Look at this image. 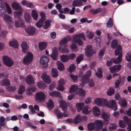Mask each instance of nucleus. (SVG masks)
<instances>
[{"label": "nucleus", "instance_id": "nucleus-1", "mask_svg": "<svg viewBox=\"0 0 131 131\" xmlns=\"http://www.w3.org/2000/svg\"><path fill=\"white\" fill-rule=\"evenodd\" d=\"M115 54L116 56H118L116 59L111 58L110 61H108L106 62V65L108 67H110L112 65L113 63L119 64L122 61V48L120 45H118L115 49Z\"/></svg>", "mask_w": 131, "mask_h": 131}, {"label": "nucleus", "instance_id": "nucleus-2", "mask_svg": "<svg viewBox=\"0 0 131 131\" xmlns=\"http://www.w3.org/2000/svg\"><path fill=\"white\" fill-rule=\"evenodd\" d=\"M35 99L37 102H40L43 101L46 99L45 94L42 91L37 92L36 94Z\"/></svg>", "mask_w": 131, "mask_h": 131}, {"label": "nucleus", "instance_id": "nucleus-3", "mask_svg": "<svg viewBox=\"0 0 131 131\" xmlns=\"http://www.w3.org/2000/svg\"><path fill=\"white\" fill-rule=\"evenodd\" d=\"M3 63L7 67H11L14 64V61L7 56H3Z\"/></svg>", "mask_w": 131, "mask_h": 131}, {"label": "nucleus", "instance_id": "nucleus-4", "mask_svg": "<svg viewBox=\"0 0 131 131\" xmlns=\"http://www.w3.org/2000/svg\"><path fill=\"white\" fill-rule=\"evenodd\" d=\"M33 55L30 52H28L24 57L23 63L25 64H28L31 63L32 61Z\"/></svg>", "mask_w": 131, "mask_h": 131}, {"label": "nucleus", "instance_id": "nucleus-5", "mask_svg": "<svg viewBox=\"0 0 131 131\" xmlns=\"http://www.w3.org/2000/svg\"><path fill=\"white\" fill-rule=\"evenodd\" d=\"M49 61V59L46 56H43L40 58V62L44 68H46L48 66L47 63Z\"/></svg>", "mask_w": 131, "mask_h": 131}, {"label": "nucleus", "instance_id": "nucleus-6", "mask_svg": "<svg viewBox=\"0 0 131 131\" xmlns=\"http://www.w3.org/2000/svg\"><path fill=\"white\" fill-rule=\"evenodd\" d=\"M92 48V46L89 45H88L85 48V54L88 57H90L92 56L94 53Z\"/></svg>", "mask_w": 131, "mask_h": 131}, {"label": "nucleus", "instance_id": "nucleus-7", "mask_svg": "<svg viewBox=\"0 0 131 131\" xmlns=\"http://www.w3.org/2000/svg\"><path fill=\"white\" fill-rule=\"evenodd\" d=\"M94 123L96 127V131H99L101 130L103 126L102 122L101 120H98L95 121Z\"/></svg>", "mask_w": 131, "mask_h": 131}, {"label": "nucleus", "instance_id": "nucleus-8", "mask_svg": "<svg viewBox=\"0 0 131 131\" xmlns=\"http://www.w3.org/2000/svg\"><path fill=\"white\" fill-rule=\"evenodd\" d=\"M107 106L110 108H113L114 111L117 110V103L116 101L114 100H112L108 102L107 104Z\"/></svg>", "mask_w": 131, "mask_h": 131}, {"label": "nucleus", "instance_id": "nucleus-9", "mask_svg": "<svg viewBox=\"0 0 131 131\" xmlns=\"http://www.w3.org/2000/svg\"><path fill=\"white\" fill-rule=\"evenodd\" d=\"M102 118L104 120V122L107 125L109 124V122L110 120V115L108 113L105 112H103L101 114Z\"/></svg>", "mask_w": 131, "mask_h": 131}, {"label": "nucleus", "instance_id": "nucleus-10", "mask_svg": "<svg viewBox=\"0 0 131 131\" xmlns=\"http://www.w3.org/2000/svg\"><path fill=\"white\" fill-rule=\"evenodd\" d=\"M122 66L121 64L115 65L109 68L110 72L111 73L117 72L121 69Z\"/></svg>", "mask_w": 131, "mask_h": 131}, {"label": "nucleus", "instance_id": "nucleus-11", "mask_svg": "<svg viewBox=\"0 0 131 131\" xmlns=\"http://www.w3.org/2000/svg\"><path fill=\"white\" fill-rule=\"evenodd\" d=\"M15 25L17 27H23L24 26V22L22 18H19L17 20H15Z\"/></svg>", "mask_w": 131, "mask_h": 131}, {"label": "nucleus", "instance_id": "nucleus-12", "mask_svg": "<svg viewBox=\"0 0 131 131\" xmlns=\"http://www.w3.org/2000/svg\"><path fill=\"white\" fill-rule=\"evenodd\" d=\"M26 32L28 34L33 35L36 32V29L32 27H28L25 29Z\"/></svg>", "mask_w": 131, "mask_h": 131}, {"label": "nucleus", "instance_id": "nucleus-13", "mask_svg": "<svg viewBox=\"0 0 131 131\" xmlns=\"http://www.w3.org/2000/svg\"><path fill=\"white\" fill-rule=\"evenodd\" d=\"M124 119L125 121L126 124L128 125L127 127L128 131H131V119L128 118L127 116H125L124 117Z\"/></svg>", "mask_w": 131, "mask_h": 131}, {"label": "nucleus", "instance_id": "nucleus-14", "mask_svg": "<svg viewBox=\"0 0 131 131\" xmlns=\"http://www.w3.org/2000/svg\"><path fill=\"white\" fill-rule=\"evenodd\" d=\"M26 82L28 85L32 84L35 83L33 78L31 75H29L27 77Z\"/></svg>", "mask_w": 131, "mask_h": 131}, {"label": "nucleus", "instance_id": "nucleus-15", "mask_svg": "<svg viewBox=\"0 0 131 131\" xmlns=\"http://www.w3.org/2000/svg\"><path fill=\"white\" fill-rule=\"evenodd\" d=\"M58 53L57 49L54 48L52 50V53L51 55V57L53 60H56L57 59Z\"/></svg>", "mask_w": 131, "mask_h": 131}, {"label": "nucleus", "instance_id": "nucleus-16", "mask_svg": "<svg viewBox=\"0 0 131 131\" xmlns=\"http://www.w3.org/2000/svg\"><path fill=\"white\" fill-rule=\"evenodd\" d=\"M68 45L65 44V45H60L59 47V51L63 53H68L69 51L67 48Z\"/></svg>", "mask_w": 131, "mask_h": 131}, {"label": "nucleus", "instance_id": "nucleus-17", "mask_svg": "<svg viewBox=\"0 0 131 131\" xmlns=\"http://www.w3.org/2000/svg\"><path fill=\"white\" fill-rule=\"evenodd\" d=\"M22 48L23 52L24 53H26L28 50V46L27 45V42H23L21 45Z\"/></svg>", "mask_w": 131, "mask_h": 131}, {"label": "nucleus", "instance_id": "nucleus-18", "mask_svg": "<svg viewBox=\"0 0 131 131\" xmlns=\"http://www.w3.org/2000/svg\"><path fill=\"white\" fill-rule=\"evenodd\" d=\"M21 3L23 5L26 6L30 8H34L35 7V5L32 3H30L25 0L23 1Z\"/></svg>", "mask_w": 131, "mask_h": 131}, {"label": "nucleus", "instance_id": "nucleus-19", "mask_svg": "<svg viewBox=\"0 0 131 131\" xmlns=\"http://www.w3.org/2000/svg\"><path fill=\"white\" fill-rule=\"evenodd\" d=\"M41 78L43 81L47 83H50L51 82V80L49 76L47 74H45L42 75Z\"/></svg>", "mask_w": 131, "mask_h": 131}, {"label": "nucleus", "instance_id": "nucleus-20", "mask_svg": "<svg viewBox=\"0 0 131 131\" xmlns=\"http://www.w3.org/2000/svg\"><path fill=\"white\" fill-rule=\"evenodd\" d=\"M3 19L8 25H11L13 23L11 17L7 15H5L4 16Z\"/></svg>", "mask_w": 131, "mask_h": 131}, {"label": "nucleus", "instance_id": "nucleus-21", "mask_svg": "<svg viewBox=\"0 0 131 131\" xmlns=\"http://www.w3.org/2000/svg\"><path fill=\"white\" fill-rule=\"evenodd\" d=\"M102 71L101 68H99L96 72L95 73L96 76L98 78L101 79L103 77Z\"/></svg>", "mask_w": 131, "mask_h": 131}, {"label": "nucleus", "instance_id": "nucleus-22", "mask_svg": "<svg viewBox=\"0 0 131 131\" xmlns=\"http://www.w3.org/2000/svg\"><path fill=\"white\" fill-rule=\"evenodd\" d=\"M91 111V108L88 105L85 106L82 111L83 114L85 115H87L89 114Z\"/></svg>", "mask_w": 131, "mask_h": 131}, {"label": "nucleus", "instance_id": "nucleus-23", "mask_svg": "<svg viewBox=\"0 0 131 131\" xmlns=\"http://www.w3.org/2000/svg\"><path fill=\"white\" fill-rule=\"evenodd\" d=\"M93 114L95 116H99L100 114V111L99 108L97 106L93 107L92 108Z\"/></svg>", "mask_w": 131, "mask_h": 131}, {"label": "nucleus", "instance_id": "nucleus-24", "mask_svg": "<svg viewBox=\"0 0 131 131\" xmlns=\"http://www.w3.org/2000/svg\"><path fill=\"white\" fill-rule=\"evenodd\" d=\"M51 21L50 20H46L44 23H42V28L44 29H47L51 26L50 23Z\"/></svg>", "mask_w": 131, "mask_h": 131}, {"label": "nucleus", "instance_id": "nucleus-25", "mask_svg": "<svg viewBox=\"0 0 131 131\" xmlns=\"http://www.w3.org/2000/svg\"><path fill=\"white\" fill-rule=\"evenodd\" d=\"M84 105V103L83 102L78 103H76V108L78 112H80L82 110Z\"/></svg>", "mask_w": 131, "mask_h": 131}, {"label": "nucleus", "instance_id": "nucleus-26", "mask_svg": "<svg viewBox=\"0 0 131 131\" xmlns=\"http://www.w3.org/2000/svg\"><path fill=\"white\" fill-rule=\"evenodd\" d=\"M12 6L15 10H20L21 8V7L19 4L16 2H14L12 4Z\"/></svg>", "mask_w": 131, "mask_h": 131}, {"label": "nucleus", "instance_id": "nucleus-27", "mask_svg": "<svg viewBox=\"0 0 131 131\" xmlns=\"http://www.w3.org/2000/svg\"><path fill=\"white\" fill-rule=\"evenodd\" d=\"M94 123H90L87 125L88 129V130L92 131L95 130L96 131V127Z\"/></svg>", "mask_w": 131, "mask_h": 131}, {"label": "nucleus", "instance_id": "nucleus-28", "mask_svg": "<svg viewBox=\"0 0 131 131\" xmlns=\"http://www.w3.org/2000/svg\"><path fill=\"white\" fill-rule=\"evenodd\" d=\"M31 14L32 17L34 20H37L38 19V11L37 10L35 9L32 10Z\"/></svg>", "mask_w": 131, "mask_h": 131}, {"label": "nucleus", "instance_id": "nucleus-29", "mask_svg": "<svg viewBox=\"0 0 131 131\" xmlns=\"http://www.w3.org/2000/svg\"><path fill=\"white\" fill-rule=\"evenodd\" d=\"M70 40V39L69 37H66L61 40L59 42V44L60 45H65V43H67Z\"/></svg>", "mask_w": 131, "mask_h": 131}, {"label": "nucleus", "instance_id": "nucleus-30", "mask_svg": "<svg viewBox=\"0 0 131 131\" xmlns=\"http://www.w3.org/2000/svg\"><path fill=\"white\" fill-rule=\"evenodd\" d=\"M6 13L4 5L0 3V15H5Z\"/></svg>", "mask_w": 131, "mask_h": 131}, {"label": "nucleus", "instance_id": "nucleus-31", "mask_svg": "<svg viewBox=\"0 0 131 131\" xmlns=\"http://www.w3.org/2000/svg\"><path fill=\"white\" fill-rule=\"evenodd\" d=\"M83 5V2L80 0H74L73 1L72 6H80Z\"/></svg>", "mask_w": 131, "mask_h": 131}, {"label": "nucleus", "instance_id": "nucleus-32", "mask_svg": "<svg viewBox=\"0 0 131 131\" xmlns=\"http://www.w3.org/2000/svg\"><path fill=\"white\" fill-rule=\"evenodd\" d=\"M26 92L28 94H30L33 92H35L36 90V88L34 86L31 87H28L26 89Z\"/></svg>", "mask_w": 131, "mask_h": 131}, {"label": "nucleus", "instance_id": "nucleus-33", "mask_svg": "<svg viewBox=\"0 0 131 131\" xmlns=\"http://www.w3.org/2000/svg\"><path fill=\"white\" fill-rule=\"evenodd\" d=\"M91 71H88L84 75V79L89 82L90 81V78L91 75Z\"/></svg>", "mask_w": 131, "mask_h": 131}, {"label": "nucleus", "instance_id": "nucleus-34", "mask_svg": "<svg viewBox=\"0 0 131 131\" xmlns=\"http://www.w3.org/2000/svg\"><path fill=\"white\" fill-rule=\"evenodd\" d=\"M78 90L77 86L73 85L71 86L69 89V92L71 93H73L77 91Z\"/></svg>", "mask_w": 131, "mask_h": 131}, {"label": "nucleus", "instance_id": "nucleus-35", "mask_svg": "<svg viewBox=\"0 0 131 131\" xmlns=\"http://www.w3.org/2000/svg\"><path fill=\"white\" fill-rule=\"evenodd\" d=\"M10 84L9 80L7 78L3 79L1 82V84L3 86H7Z\"/></svg>", "mask_w": 131, "mask_h": 131}, {"label": "nucleus", "instance_id": "nucleus-36", "mask_svg": "<svg viewBox=\"0 0 131 131\" xmlns=\"http://www.w3.org/2000/svg\"><path fill=\"white\" fill-rule=\"evenodd\" d=\"M60 106L61 108L63 111L66 109L67 106V103L64 101L63 100L61 101L60 102Z\"/></svg>", "mask_w": 131, "mask_h": 131}, {"label": "nucleus", "instance_id": "nucleus-37", "mask_svg": "<svg viewBox=\"0 0 131 131\" xmlns=\"http://www.w3.org/2000/svg\"><path fill=\"white\" fill-rule=\"evenodd\" d=\"M39 45V48L41 50H42L45 49L47 46V43L44 42H40Z\"/></svg>", "mask_w": 131, "mask_h": 131}, {"label": "nucleus", "instance_id": "nucleus-38", "mask_svg": "<svg viewBox=\"0 0 131 131\" xmlns=\"http://www.w3.org/2000/svg\"><path fill=\"white\" fill-rule=\"evenodd\" d=\"M22 13L21 10L16 11L14 12V16L16 18L18 19L21 18L20 17L22 15Z\"/></svg>", "mask_w": 131, "mask_h": 131}, {"label": "nucleus", "instance_id": "nucleus-39", "mask_svg": "<svg viewBox=\"0 0 131 131\" xmlns=\"http://www.w3.org/2000/svg\"><path fill=\"white\" fill-rule=\"evenodd\" d=\"M54 114L57 115L58 118H60L63 117V113L58 110H56L54 111Z\"/></svg>", "mask_w": 131, "mask_h": 131}, {"label": "nucleus", "instance_id": "nucleus-40", "mask_svg": "<svg viewBox=\"0 0 131 131\" xmlns=\"http://www.w3.org/2000/svg\"><path fill=\"white\" fill-rule=\"evenodd\" d=\"M52 76L53 77L56 78L58 77V73L57 69L55 68H53L51 70Z\"/></svg>", "mask_w": 131, "mask_h": 131}, {"label": "nucleus", "instance_id": "nucleus-41", "mask_svg": "<svg viewBox=\"0 0 131 131\" xmlns=\"http://www.w3.org/2000/svg\"><path fill=\"white\" fill-rule=\"evenodd\" d=\"M81 115H78L76 116L74 119L73 123L75 124H77L78 123L82 122L81 120Z\"/></svg>", "mask_w": 131, "mask_h": 131}, {"label": "nucleus", "instance_id": "nucleus-42", "mask_svg": "<svg viewBox=\"0 0 131 131\" xmlns=\"http://www.w3.org/2000/svg\"><path fill=\"white\" fill-rule=\"evenodd\" d=\"M18 43L16 40H13L12 41H10L9 44L10 46L16 48L18 47Z\"/></svg>", "mask_w": 131, "mask_h": 131}, {"label": "nucleus", "instance_id": "nucleus-43", "mask_svg": "<svg viewBox=\"0 0 131 131\" xmlns=\"http://www.w3.org/2000/svg\"><path fill=\"white\" fill-rule=\"evenodd\" d=\"M61 61L64 62H67L69 60L67 55H63L60 56Z\"/></svg>", "mask_w": 131, "mask_h": 131}, {"label": "nucleus", "instance_id": "nucleus-44", "mask_svg": "<svg viewBox=\"0 0 131 131\" xmlns=\"http://www.w3.org/2000/svg\"><path fill=\"white\" fill-rule=\"evenodd\" d=\"M24 17L25 21L26 22L29 23L30 21L31 17L29 14L28 13L25 14Z\"/></svg>", "mask_w": 131, "mask_h": 131}, {"label": "nucleus", "instance_id": "nucleus-45", "mask_svg": "<svg viewBox=\"0 0 131 131\" xmlns=\"http://www.w3.org/2000/svg\"><path fill=\"white\" fill-rule=\"evenodd\" d=\"M47 104L48 107L49 109H52L54 107L53 103L50 99L47 102Z\"/></svg>", "mask_w": 131, "mask_h": 131}, {"label": "nucleus", "instance_id": "nucleus-46", "mask_svg": "<svg viewBox=\"0 0 131 131\" xmlns=\"http://www.w3.org/2000/svg\"><path fill=\"white\" fill-rule=\"evenodd\" d=\"M74 41L75 42L78 43L79 46L82 45L83 44V42L82 40L81 39H79L74 37L73 38Z\"/></svg>", "mask_w": 131, "mask_h": 131}, {"label": "nucleus", "instance_id": "nucleus-47", "mask_svg": "<svg viewBox=\"0 0 131 131\" xmlns=\"http://www.w3.org/2000/svg\"><path fill=\"white\" fill-rule=\"evenodd\" d=\"M58 69L60 71H63L64 69V67L63 64L60 61L58 62L57 63Z\"/></svg>", "mask_w": 131, "mask_h": 131}, {"label": "nucleus", "instance_id": "nucleus-48", "mask_svg": "<svg viewBox=\"0 0 131 131\" xmlns=\"http://www.w3.org/2000/svg\"><path fill=\"white\" fill-rule=\"evenodd\" d=\"M117 125L115 123L110 124L109 125L108 129L111 130H116L117 128Z\"/></svg>", "mask_w": 131, "mask_h": 131}, {"label": "nucleus", "instance_id": "nucleus-49", "mask_svg": "<svg viewBox=\"0 0 131 131\" xmlns=\"http://www.w3.org/2000/svg\"><path fill=\"white\" fill-rule=\"evenodd\" d=\"M74 38L81 39L82 38L84 41L86 40V38H85V36L84 34L83 33H80L79 34H77L75 35V37Z\"/></svg>", "mask_w": 131, "mask_h": 131}, {"label": "nucleus", "instance_id": "nucleus-50", "mask_svg": "<svg viewBox=\"0 0 131 131\" xmlns=\"http://www.w3.org/2000/svg\"><path fill=\"white\" fill-rule=\"evenodd\" d=\"M113 25V20L111 18H110L106 23L107 27L109 28L112 27Z\"/></svg>", "mask_w": 131, "mask_h": 131}, {"label": "nucleus", "instance_id": "nucleus-51", "mask_svg": "<svg viewBox=\"0 0 131 131\" xmlns=\"http://www.w3.org/2000/svg\"><path fill=\"white\" fill-rule=\"evenodd\" d=\"M108 95H111L115 93V89L114 87H110L107 92Z\"/></svg>", "mask_w": 131, "mask_h": 131}, {"label": "nucleus", "instance_id": "nucleus-52", "mask_svg": "<svg viewBox=\"0 0 131 131\" xmlns=\"http://www.w3.org/2000/svg\"><path fill=\"white\" fill-rule=\"evenodd\" d=\"M16 88V87L15 86H8L6 88V89L8 91L11 92L15 91Z\"/></svg>", "mask_w": 131, "mask_h": 131}, {"label": "nucleus", "instance_id": "nucleus-53", "mask_svg": "<svg viewBox=\"0 0 131 131\" xmlns=\"http://www.w3.org/2000/svg\"><path fill=\"white\" fill-rule=\"evenodd\" d=\"M25 91V87L24 85H22L19 87L18 90V94H22Z\"/></svg>", "mask_w": 131, "mask_h": 131}, {"label": "nucleus", "instance_id": "nucleus-54", "mask_svg": "<svg viewBox=\"0 0 131 131\" xmlns=\"http://www.w3.org/2000/svg\"><path fill=\"white\" fill-rule=\"evenodd\" d=\"M37 86L39 88L42 89H44L46 86L44 83H42L41 82H39L38 83Z\"/></svg>", "mask_w": 131, "mask_h": 131}, {"label": "nucleus", "instance_id": "nucleus-55", "mask_svg": "<svg viewBox=\"0 0 131 131\" xmlns=\"http://www.w3.org/2000/svg\"><path fill=\"white\" fill-rule=\"evenodd\" d=\"M119 104L123 108L125 107L127 105L126 101L125 100H122L120 102Z\"/></svg>", "mask_w": 131, "mask_h": 131}, {"label": "nucleus", "instance_id": "nucleus-56", "mask_svg": "<svg viewBox=\"0 0 131 131\" xmlns=\"http://www.w3.org/2000/svg\"><path fill=\"white\" fill-rule=\"evenodd\" d=\"M75 66L73 64H71L68 69V70L69 72H73L75 70Z\"/></svg>", "mask_w": 131, "mask_h": 131}, {"label": "nucleus", "instance_id": "nucleus-57", "mask_svg": "<svg viewBox=\"0 0 131 131\" xmlns=\"http://www.w3.org/2000/svg\"><path fill=\"white\" fill-rule=\"evenodd\" d=\"M117 43L116 39H115L113 40L111 43V47L113 49H114L117 46Z\"/></svg>", "mask_w": 131, "mask_h": 131}, {"label": "nucleus", "instance_id": "nucleus-58", "mask_svg": "<svg viewBox=\"0 0 131 131\" xmlns=\"http://www.w3.org/2000/svg\"><path fill=\"white\" fill-rule=\"evenodd\" d=\"M95 103L98 106H102V99L99 98H97L95 100Z\"/></svg>", "mask_w": 131, "mask_h": 131}, {"label": "nucleus", "instance_id": "nucleus-59", "mask_svg": "<svg viewBox=\"0 0 131 131\" xmlns=\"http://www.w3.org/2000/svg\"><path fill=\"white\" fill-rule=\"evenodd\" d=\"M83 57L82 55L79 56L77 57L76 58V61L77 64H79L82 60H83Z\"/></svg>", "mask_w": 131, "mask_h": 131}, {"label": "nucleus", "instance_id": "nucleus-60", "mask_svg": "<svg viewBox=\"0 0 131 131\" xmlns=\"http://www.w3.org/2000/svg\"><path fill=\"white\" fill-rule=\"evenodd\" d=\"M5 5L7 13L9 14H11L12 13V10L9 6L6 3H5Z\"/></svg>", "mask_w": 131, "mask_h": 131}, {"label": "nucleus", "instance_id": "nucleus-61", "mask_svg": "<svg viewBox=\"0 0 131 131\" xmlns=\"http://www.w3.org/2000/svg\"><path fill=\"white\" fill-rule=\"evenodd\" d=\"M125 121L123 120H121L119 121V124L121 127L122 128H124L125 127L126 123Z\"/></svg>", "mask_w": 131, "mask_h": 131}, {"label": "nucleus", "instance_id": "nucleus-62", "mask_svg": "<svg viewBox=\"0 0 131 131\" xmlns=\"http://www.w3.org/2000/svg\"><path fill=\"white\" fill-rule=\"evenodd\" d=\"M68 56L69 59L71 60H74L76 57V56L74 53L69 54Z\"/></svg>", "mask_w": 131, "mask_h": 131}, {"label": "nucleus", "instance_id": "nucleus-63", "mask_svg": "<svg viewBox=\"0 0 131 131\" xmlns=\"http://www.w3.org/2000/svg\"><path fill=\"white\" fill-rule=\"evenodd\" d=\"M86 36L90 39H92L93 37L94 34L91 32L88 31L86 32Z\"/></svg>", "mask_w": 131, "mask_h": 131}, {"label": "nucleus", "instance_id": "nucleus-64", "mask_svg": "<svg viewBox=\"0 0 131 131\" xmlns=\"http://www.w3.org/2000/svg\"><path fill=\"white\" fill-rule=\"evenodd\" d=\"M126 60L128 62L131 61V52H128L126 56Z\"/></svg>", "mask_w": 131, "mask_h": 131}]
</instances>
